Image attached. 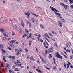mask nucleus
<instances>
[{
  "instance_id": "b1692460",
  "label": "nucleus",
  "mask_w": 73,
  "mask_h": 73,
  "mask_svg": "<svg viewBox=\"0 0 73 73\" xmlns=\"http://www.w3.org/2000/svg\"><path fill=\"white\" fill-rule=\"evenodd\" d=\"M30 60H32V61H35V59H34V58H33V57H31V58H30Z\"/></svg>"
},
{
  "instance_id": "1a4fd4ad",
  "label": "nucleus",
  "mask_w": 73,
  "mask_h": 73,
  "mask_svg": "<svg viewBox=\"0 0 73 73\" xmlns=\"http://www.w3.org/2000/svg\"><path fill=\"white\" fill-rule=\"evenodd\" d=\"M16 42V40H11L10 42V44H13V43H15Z\"/></svg>"
},
{
  "instance_id": "052dcab7",
  "label": "nucleus",
  "mask_w": 73,
  "mask_h": 73,
  "mask_svg": "<svg viewBox=\"0 0 73 73\" xmlns=\"http://www.w3.org/2000/svg\"><path fill=\"white\" fill-rule=\"evenodd\" d=\"M40 41L41 42H44V41H43V40L42 39H40Z\"/></svg>"
},
{
  "instance_id": "423d86ee",
  "label": "nucleus",
  "mask_w": 73,
  "mask_h": 73,
  "mask_svg": "<svg viewBox=\"0 0 73 73\" xmlns=\"http://www.w3.org/2000/svg\"><path fill=\"white\" fill-rule=\"evenodd\" d=\"M43 45L44 46L45 48H46V49H48V47L46 46V45L45 44V42H43Z\"/></svg>"
},
{
  "instance_id": "dca6fc26",
  "label": "nucleus",
  "mask_w": 73,
  "mask_h": 73,
  "mask_svg": "<svg viewBox=\"0 0 73 73\" xmlns=\"http://www.w3.org/2000/svg\"><path fill=\"white\" fill-rule=\"evenodd\" d=\"M3 36H5V37H8V35H7L6 34H5V33H3Z\"/></svg>"
},
{
  "instance_id": "6ab92c4d",
  "label": "nucleus",
  "mask_w": 73,
  "mask_h": 73,
  "mask_svg": "<svg viewBox=\"0 0 73 73\" xmlns=\"http://www.w3.org/2000/svg\"><path fill=\"white\" fill-rule=\"evenodd\" d=\"M42 62H43L44 63V64H46V61L44 60V59H43V58H42Z\"/></svg>"
},
{
  "instance_id": "58836bf2",
  "label": "nucleus",
  "mask_w": 73,
  "mask_h": 73,
  "mask_svg": "<svg viewBox=\"0 0 73 73\" xmlns=\"http://www.w3.org/2000/svg\"><path fill=\"white\" fill-rule=\"evenodd\" d=\"M45 54H48V50H45Z\"/></svg>"
},
{
  "instance_id": "bb28decb",
  "label": "nucleus",
  "mask_w": 73,
  "mask_h": 73,
  "mask_svg": "<svg viewBox=\"0 0 73 73\" xmlns=\"http://www.w3.org/2000/svg\"><path fill=\"white\" fill-rule=\"evenodd\" d=\"M64 65L65 68H66V69H67V68H66V64L65 63V62L64 63Z\"/></svg>"
},
{
  "instance_id": "f257e3e1",
  "label": "nucleus",
  "mask_w": 73,
  "mask_h": 73,
  "mask_svg": "<svg viewBox=\"0 0 73 73\" xmlns=\"http://www.w3.org/2000/svg\"><path fill=\"white\" fill-rule=\"evenodd\" d=\"M50 8L51 9V10H52V11H54V12H55V14H56V15H58V17H60V18H61V19H62V17L61 16V14L56 12H58V11L56 9L54 8H53V7L52 6H50Z\"/></svg>"
},
{
  "instance_id": "a18cd8bd",
  "label": "nucleus",
  "mask_w": 73,
  "mask_h": 73,
  "mask_svg": "<svg viewBox=\"0 0 73 73\" xmlns=\"http://www.w3.org/2000/svg\"><path fill=\"white\" fill-rule=\"evenodd\" d=\"M56 68H57V67H56L55 66H54L53 68V69L54 70H55V69H56Z\"/></svg>"
},
{
  "instance_id": "0eeeda50",
  "label": "nucleus",
  "mask_w": 73,
  "mask_h": 73,
  "mask_svg": "<svg viewBox=\"0 0 73 73\" xmlns=\"http://www.w3.org/2000/svg\"><path fill=\"white\" fill-rule=\"evenodd\" d=\"M25 15H26L28 16V17H29V15H30V13L29 12V11H27V13H25Z\"/></svg>"
},
{
  "instance_id": "4c0bfd02",
  "label": "nucleus",
  "mask_w": 73,
  "mask_h": 73,
  "mask_svg": "<svg viewBox=\"0 0 73 73\" xmlns=\"http://www.w3.org/2000/svg\"><path fill=\"white\" fill-rule=\"evenodd\" d=\"M69 46H70V45H69V44H68V45L67 44H66V46L67 47V48H69Z\"/></svg>"
},
{
  "instance_id": "f03ea898",
  "label": "nucleus",
  "mask_w": 73,
  "mask_h": 73,
  "mask_svg": "<svg viewBox=\"0 0 73 73\" xmlns=\"http://www.w3.org/2000/svg\"><path fill=\"white\" fill-rule=\"evenodd\" d=\"M56 53L55 55L56 56L57 58H60L61 60H62V57L59 54V52H56Z\"/></svg>"
},
{
  "instance_id": "f704fd0d",
  "label": "nucleus",
  "mask_w": 73,
  "mask_h": 73,
  "mask_svg": "<svg viewBox=\"0 0 73 73\" xmlns=\"http://www.w3.org/2000/svg\"><path fill=\"white\" fill-rule=\"evenodd\" d=\"M9 72L10 73H12V70H9Z\"/></svg>"
},
{
  "instance_id": "13d9d810",
  "label": "nucleus",
  "mask_w": 73,
  "mask_h": 73,
  "mask_svg": "<svg viewBox=\"0 0 73 73\" xmlns=\"http://www.w3.org/2000/svg\"><path fill=\"white\" fill-rule=\"evenodd\" d=\"M70 68H71L72 69L73 68V66L72 65H70Z\"/></svg>"
},
{
  "instance_id": "338daca9",
  "label": "nucleus",
  "mask_w": 73,
  "mask_h": 73,
  "mask_svg": "<svg viewBox=\"0 0 73 73\" xmlns=\"http://www.w3.org/2000/svg\"><path fill=\"white\" fill-rule=\"evenodd\" d=\"M70 7H71V8H73V5H71Z\"/></svg>"
},
{
  "instance_id": "4468645a",
  "label": "nucleus",
  "mask_w": 73,
  "mask_h": 73,
  "mask_svg": "<svg viewBox=\"0 0 73 73\" xmlns=\"http://www.w3.org/2000/svg\"><path fill=\"white\" fill-rule=\"evenodd\" d=\"M25 32L26 33L27 35H28L29 34V31L27 29H26L25 30Z\"/></svg>"
},
{
  "instance_id": "2f4dec72",
  "label": "nucleus",
  "mask_w": 73,
  "mask_h": 73,
  "mask_svg": "<svg viewBox=\"0 0 73 73\" xmlns=\"http://www.w3.org/2000/svg\"><path fill=\"white\" fill-rule=\"evenodd\" d=\"M70 59H72V58H73V55H71L70 56Z\"/></svg>"
},
{
  "instance_id": "cd10ccee",
  "label": "nucleus",
  "mask_w": 73,
  "mask_h": 73,
  "mask_svg": "<svg viewBox=\"0 0 73 73\" xmlns=\"http://www.w3.org/2000/svg\"><path fill=\"white\" fill-rule=\"evenodd\" d=\"M36 71H37V72H38V73H41V71L40 70H39L38 69H36Z\"/></svg>"
},
{
  "instance_id": "bf43d9fd",
  "label": "nucleus",
  "mask_w": 73,
  "mask_h": 73,
  "mask_svg": "<svg viewBox=\"0 0 73 73\" xmlns=\"http://www.w3.org/2000/svg\"><path fill=\"white\" fill-rule=\"evenodd\" d=\"M15 28H17V25H15Z\"/></svg>"
},
{
  "instance_id": "a211bd4d",
  "label": "nucleus",
  "mask_w": 73,
  "mask_h": 73,
  "mask_svg": "<svg viewBox=\"0 0 73 73\" xmlns=\"http://www.w3.org/2000/svg\"><path fill=\"white\" fill-rule=\"evenodd\" d=\"M69 1L70 4L73 3V0H69Z\"/></svg>"
},
{
  "instance_id": "3c124183",
  "label": "nucleus",
  "mask_w": 73,
  "mask_h": 73,
  "mask_svg": "<svg viewBox=\"0 0 73 73\" xmlns=\"http://www.w3.org/2000/svg\"><path fill=\"white\" fill-rule=\"evenodd\" d=\"M1 66H2V67H4V65H3V63H1Z\"/></svg>"
},
{
  "instance_id": "f8f14e48",
  "label": "nucleus",
  "mask_w": 73,
  "mask_h": 73,
  "mask_svg": "<svg viewBox=\"0 0 73 73\" xmlns=\"http://www.w3.org/2000/svg\"><path fill=\"white\" fill-rule=\"evenodd\" d=\"M2 53H4L5 54V53H7V52L5 51V50L3 49H2Z\"/></svg>"
},
{
  "instance_id": "72a5a7b5",
  "label": "nucleus",
  "mask_w": 73,
  "mask_h": 73,
  "mask_svg": "<svg viewBox=\"0 0 73 73\" xmlns=\"http://www.w3.org/2000/svg\"><path fill=\"white\" fill-rule=\"evenodd\" d=\"M12 36H15V32H13L12 34Z\"/></svg>"
},
{
  "instance_id": "f3484780",
  "label": "nucleus",
  "mask_w": 73,
  "mask_h": 73,
  "mask_svg": "<svg viewBox=\"0 0 73 73\" xmlns=\"http://www.w3.org/2000/svg\"><path fill=\"white\" fill-rule=\"evenodd\" d=\"M19 71V69H18L17 68H15V72H17Z\"/></svg>"
},
{
  "instance_id": "5701e85b",
  "label": "nucleus",
  "mask_w": 73,
  "mask_h": 73,
  "mask_svg": "<svg viewBox=\"0 0 73 73\" xmlns=\"http://www.w3.org/2000/svg\"><path fill=\"white\" fill-rule=\"evenodd\" d=\"M66 51L67 52H68V53H70V50H69V49H67L66 50Z\"/></svg>"
},
{
  "instance_id": "2eb2a0df",
  "label": "nucleus",
  "mask_w": 73,
  "mask_h": 73,
  "mask_svg": "<svg viewBox=\"0 0 73 73\" xmlns=\"http://www.w3.org/2000/svg\"><path fill=\"white\" fill-rule=\"evenodd\" d=\"M3 59L4 62H7V60L5 59V56H3Z\"/></svg>"
},
{
  "instance_id": "09e8293b",
  "label": "nucleus",
  "mask_w": 73,
  "mask_h": 73,
  "mask_svg": "<svg viewBox=\"0 0 73 73\" xmlns=\"http://www.w3.org/2000/svg\"><path fill=\"white\" fill-rule=\"evenodd\" d=\"M19 50L21 52H23V50H22V49L21 48H20Z\"/></svg>"
},
{
  "instance_id": "774afa93",
  "label": "nucleus",
  "mask_w": 73,
  "mask_h": 73,
  "mask_svg": "<svg viewBox=\"0 0 73 73\" xmlns=\"http://www.w3.org/2000/svg\"><path fill=\"white\" fill-rule=\"evenodd\" d=\"M25 50H26V52H28V49H27V48H26L25 49Z\"/></svg>"
},
{
  "instance_id": "6e6552de",
  "label": "nucleus",
  "mask_w": 73,
  "mask_h": 73,
  "mask_svg": "<svg viewBox=\"0 0 73 73\" xmlns=\"http://www.w3.org/2000/svg\"><path fill=\"white\" fill-rule=\"evenodd\" d=\"M0 31L1 32H5V31L4 29L3 28H1L0 29Z\"/></svg>"
},
{
  "instance_id": "c03bdc74",
  "label": "nucleus",
  "mask_w": 73,
  "mask_h": 73,
  "mask_svg": "<svg viewBox=\"0 0 73 73\" xmlns=\"http://www.w3.org/2000/svg\"><path fill=\"white\" fill-rule=\"evenodd\" d=\"M8 49H9V50H12V48L10 47H8L7 48Z\"/></svg>"
},
{
  "instance_id": "5fc2aeb1",
  "label": "nucleus",
  "mask_w": 73,
  "mask_h": 73,
  "mask_svg": "<svg viewBox=\"0 0 73 73\" xmlns=\"http://www.w3.org/2000/svg\"><path fill=\"white\" fill-rule=\"evenodd\" d=\"M64 56L65 57V58H68V57L66 55H64Z\"/></svg>"
},
{
  "instance_id": "864d4df0",
  "label": "nucleus",
  "mask_w": 73,
  "mask_h": 73,
  "mask_svg": "<svg viewBox=\"0 0 73 73\" xmlns=\"http://www.w3.org/2000/svg\"><path fill=\"white\" fill-rule=\"evenodd\" d=\"M15 57L14 56H13L12 57V60H14L15 59Z\"/></svg>"
},
{
  "instance_id": "20e7f679",
  "label": "nucleus",
  "mask_w": 73,
  "mask_h": 73,
  "mask_svg": "<svg viewBox=\"0 0 73 73\" xmlns=\"http://www.w3.org/2000/svg\"><path fill=\"white\" fill-rule=\"evenodd\" d=\"M53 51V48L52 47L50 48H49L48 50V53H52Z\"/></svg>"
},
{
  "instance_id": "393cba45",
  "label": "nucleus",
  "mask_w": 73,
  "mask_h": 73,
  "mask_svg": "<svg viewBox=\"0 0 73 73\" xmlns=\"http://www.w3.org/2000/svg\"><path fill=\"white\" fill-rule=\"evenodd\" d=\"M31 20L32 21L33 23H34V22H35V19H34V18H32Z\"/></svg>"
},
{
  "instance_id": "49530a36",
  "label": "nucleus",
  "mask_w": 73,
  "mask_h": 73,
  "mask_svg": "<svg viewBox=\"0 0 73 73\" xmlns=\"http://www.w3.org/2000/svg\"><path fill=\"white\" fill-rule=\"evenodd\" d=\"M33 15H34V16H36L37 17L38 16V15L36 14H35L34 13H33Z\"/></svg>"
},
{
  "instance_id": "412c9836",
  "label": "nucleus",
  "mask_w": 73,
  "mask_h": 73,
  "mask_svg": "<svg viewBox=\"0 0 73 73\" xmlns=\"http://www.w3.org/2000/svg\"><path fill=\"white\" fill-rule=\"evenodd\" d=\"M29 45H31V43L32 42V40H30L29 41Z\"/></svg>"
},
{
  "instance_id": "9b49d317",
  "label": "nucleus",
  "mask_w": 73,
  "mask_h": 73,
  "mask_svg": "<svg viewBox=\"0 0 73 73\" xmlns=\"http://www.w3.org/2000/svg\"><path fill=\"white\" fill-rule=\"evenodd\" d=\"M19 54H20V52L19 50H18L16 53L17 56H19Z\"/></svg>"
},
{
  "instance_id": "680f3d73",
  "label": "nucleus",
  "mask_w": 73,
  "mask_h": 73,
  "mask_svg": "<svg viewBox=\"0 0 73 73\" xmlns=\"http://www.w3.org/2000/svg\"><path fill=\"white\" fill-rule=\"evenodd\" d=\"M29 36H30V37H31V36H32V34L30 33Z\"/></svg>"
},
{
  "instance_id": "7ed1b4c3",
  "label": "nucleus",
  "mask_w": 73,
  "mask_h": 73,
  "mask_svg": "<svg viewBox=\"0 0 73 73\" xmlns=\"http://www.w3.org/2000/svg\"><path fill=\"white\" fill-rule=\"evenodd\" d=\"M60 5H62V6H63V7H64V8L66 9H68V5H65L63 3H61Z\"/></svg>"
},
{
  "instance_id": "9d476101",
  "label": "nucleus",
  "mask_w": 73,
  "mask_h": 73,
  "mask_svg": "<svg viewBox=\"0 0 73 73\" xmlns=\"http://www.w3.org/2000/svg\"><path fill=\"white\" fill-rule=\"evenodd\" d=\"M21 24L22 26L23 27H24V22L22 20H21Z\"/></svg>"
},
{
  "instance_id": "e2e57ef3",
  "label": "nucleus",
  "mask_w": 73,
  "mask_h": 73,
  "mask_svg": "<svg viewBox=\"0 0 73 73\" xmlns=\"http://www.w3.org/2000/svg\"><path fill=\"white\" fill-rule=\"evenodd\" d=\"M3 45H2V44H0V47L1 48V47H3Z\"/></svg>"
},
{
  "instance_id": "0e129e2a",
  "label": "nucleus",
  "mask_w": 73,
  "mask_h": 73,
  "mask_svg": "<svg viewBox=\"0 0 73 73\" xmlns=\"http://www.w3.org/2000/svg\"><path fill=\"white\" fill-rule=\"evenodd\" d=\"M18 28L19 29V28H17V27L16 28H15L16 30L17 31H19V29H18Z\"/></svg>"
},
{
  "instance_id": "473e14b6",
  "label": "nucleus",
  "mask_w": 73,
  "mask_h": 73,
  "mask_svg": "<svg viewBox=\"0 0 73 73\" xmlns=\"http://www.w3.org/2000/svg\"><path fill=\"white\" fill-rule=\"evenodd\" d=\"M53 60H54V64H56V62H55V59L54 58H53Z\"/></svg>"
},
{
  "instance_id": "ddd939ff",
  "label": "nucleus",
  "mask_w": 73,
  "mask_h": 73,
  "mask_svg": "<svg viewBox=\"0 0 73 73\" xmlns=\"http://www.w3.org/2000/svg\"><path fill=\"white\" fill-rule=\"evenodd\" d=\"M45 35L46 36H47V37H48V38H50V37H49V35H48V34H47V33H45Z\"/></svg>"
},
{
  "instance_id": "aec40b11",
  "label": "nucleus",
  "mask_w": 73,
  "mask_h": 73,
  "mask_svg": "<svg viewBox=\"0 0 73 73\" xmlns=\"http://www.w3.org/2000/svg\"><path fill=\"white\" fill-rule=\"evenodd\" d=\"M45 68H46V69H48V70H50V68L46 67V66H45Z\"/></svg>"
},
{
  "instance_id": "8fccbe9b",
  "label": "nucleus",
  "mask_w": 73,
  "mask_h": 73,
  "mask_svg": "<svg viewBox=\"0 0 73 73\" xmlns=\"http://www.w3.org/2000/svg\"><path fill=\"white\" fill-rule=\"evenodd\" d=\"M54 45H55V46H56L57 47V48H58V46H57V43H54Z\"/></svg>"
},
{
  "instance_id": "37998d69",
  "label": "nucleus",
  "mask_w": 73,
  "mask_h": 73,
  "mask_svg": "<svg viewBox=\"0 0 73 73\" xmlns=\"http://www.w3.org/2000/svg\"><path fill=\"white\" fill-rule=\"evenodd\" d=\"M49 34L50 35L51 37H52V36H53V35L52 34V33H49Z\"/></svg>"
},
{
  "instance_id": "ea45409f",
  "label": "nucleus",
  "mask_w": 73,
  "mask_h": 73,
  "mask_svg": "<svg viewBox=\"0 0 73 73\" xmlns=\"http://www.w3.org/2000/svg\"><path fill=\"white\" fill-rule=\"evenodd\" d=\"M62 22H64V23H65V21L64 19H62Z\"/></svg>"
},
{
  "instance_id": "a19ab883",
  "label": "nucleus",
  "mask_w": 73,
  "mask_h": 73,
  "mask_svg": "<svg viewBox=\"0 0 73 73\" xmlns=\"http://www.w3.org/2000/svg\"><path fill=\"white\" fill-rule=\"evenodd\" d=\"M49 56L50 58H52V55H51V54H49Z\"/></svg>"
},
{
  "instance_id": "39448f33",
  "label": "nucleus",
  "mask_w": 73,
  "mask_h": 73,
  "mask_svg": "<svg viewBox=\"0 0 73 73\" xmlns=\"http://www.w3.org/2000/svg\"><path fill=\"white\" fill-rule=\"evenodd\" d=\"M58 25L59 26H60L62 28V23L60 21H58Z\"/></svg>"
},
{
  "instance_id": "e433bc0d",
  "label": "nucleus",
  "mask_w": 73,
  "mask_h": 73,
  "mask_svg": "<svg viewBox=\"0 0 73 73\" xmlns=\"http://www.w3.org/2000/svg\"><path fill=\"white\" fill-rule=\"evenodd\" d=\"M10 46L12 47V48H14V45L13 44H10Z\"/></svg>"
},
{
  "instance_id": "c756f323",
  "label": "nucleus",
  "mask_w": 73,
  "mask_h": 73,
  "mask_svg": "<svg viewBox=\"0 0 73 73\" xmlns=\"http://www.w3.org/2000/svg\"><path fill=\"white\" fill-rule=\"evenodd\" d=\"M52 32L53 34H54L55 35H57V33H56V32H54V31H52Z\"/></svg>"
},
{
  "instance_id": "603ef678",
  "label": "nucleus",
  "mask_w": 73,
  "mask_h": 73,
  "mask_svg": "<svg viewBox=\"0 0 73 73\" xmlns=\"http://www.w3.org/2000/svg\"><path fill=\"white\" fill-rule=\"evenodd\" d=\"M67 62H68V64H69V65H71V63H70V62H69V61H68Z\"/></svg>"
},
{
  "instance_id": "7c9ffc66",
  "label": "nucleus",
  "mask_w": 73,
  "mask_h": 73,
  "mask_svg": "<svg viewBox=\"0 0 73 73\" xmlns=\"http://www.w3.org/2000/svg\"><path fill=\"white\" fill-rule=\"evenodd\" d=\"M29 28H31V27H32V25H31V23H29Z\"/></svg>"
},
{
  "instance_id": "6e6d98bb",
  "label": "nucleus",
  "mask_w": 73,
  "mask_h": 73,
  "mask_svg": "<svg viewBox=\"0 0 73 73\" xmlns=\"http://www.w3.org/2000/svg\"><path fill=\"white\" fill-rule=\"evenodd\" d=\"M15 68V66L14 65H13L12 67V69H14Z\"/></svg>"
},
{
  "instance_id": "4d7b16f0",
  "label": "nucleus",
  "mask_w": 73,
  "mask_h": 73,
  "mask_svg": "<svg viewBox=\"0 0 73 73\" xmlns=\"http://www.w3.org/2000/svg\"><path fill=\"white\" fill-rule=\"evenodd\" d=\"M31 38V37L29 36H28L27 37V39H29V38Z\"/></svg>"
},
{
  "instance_id": "69168bd1",
  "label": "nucleus",
  "mask_w": 73,
  "mask_h": 73,
  "mask_svg": "<svg viewBox=\"0 0 73 73\" xmlns=\"http://www.w3.org/2000/svg\"><path fill=\"white\" fill-rule=\"evenodd\" d=\"M45 42H46V44H47V45H49V44H48V42H46V41H45Z\"/></svg>"
},
{
  "instance_id": "c9c22d12",
  "label": "nucleus",
  "mask_w": 73,
  "mask_h": 73,
  "mask_svg": "<svg viewBox=\"0 0 73 73\" xmlns=\"http://www.w3.org/2000/svg\"><path fill=\"white\" fill-rule=\"evenodd\" d=\"M3 39L4 40H7V38H6L5 37H3Z\"/></svg>"
},
{
  "instance_id": "79ce46f5",
  "label": "nucleus",
  "mask_w": 73,
  "mask_h": 73,
  "mask_svg": "<svg viewBox=\"0 0 73 73\" xmlns=\"http://www.w3.org/2000/svg\"><path fill=\"white\" fill-rule=\"evenodd\" d=\"M66 65H67V68H69V66L70 65L67 64Z\"/></svg>"
},
{
  "instance_id": "de8ad7c7",
  "label": "nucleus",
  "mask_w": 73,
  "mask_h": 73,
  "mask_svg": "<svg viewBox=\"0 0 73 73\" xmlns=\"http://www.w3.org/2000/svg\"><path fill=\"white\" fill-rule=\"evenodd\" d=\"M7 68L9 67V64H7Z\"/></svg>"
},
{
  "instance_id": "c85d7f7f",
  "label": "nucleus",
  "mask_w": 73,
  "mask_h": 73,
  "mask_svg": "<svg viewBox=\"0 0 73 73\" xmlns=\"http://www.w3.org/2000/svg\"><path fill=\"white\" fill-rule=\"evenodd\" d=\"M40 27L41 28H42L43 29H44V27L42 25H40Z\"/></svg>"
},
{
  "instance_id": "a878e982",
  "label": "nucleus",
  "mask_w": 73,
  "mask_h": 73,
  "mask_svg": "<svg viewBox=\"0 0 73 73\" xmlns=\"http://www.w3.org/2000/svg\"><path fill=\"white\" fill-rule=\"evenodd\" d=\"M17 64H21V62H20V60H17Z\"/></svg>"
},
{
  "instance_id": "4be33fe9",
  "label": "nucleus",
  "mask_w": 73,
  "mask_h": 73,
  "mask_svg": "<svg viewBox=\"0 0 73 73\" xmlns=\"http://www.w3.org/2000/svg\"><path fill=\"white\" fill-rule=\"evenodd\" d=\"M26 36H27V34H25L22 36V38H24V37H26Z\"/></svg>"
}]
</instances>
